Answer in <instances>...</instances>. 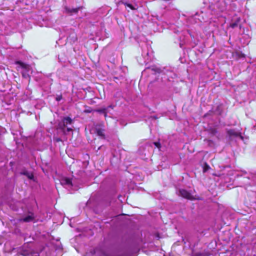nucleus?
I'll return each instance as SVG.
<instances>
[{
    "instance_id": "nucleus-1",
    "label": "nucleus",
    "mask_w": 256,
    "mask_h": 256,
    "mask_svg": "<svg viewBox=\"0 0 256 256\" xmlns=\"http://www.w3.org/2000/svg\"><path fill=\"white\" fill-rule=\"evenodd\" d=\"M112 241L111 238H104L100 248V256H112Z\"/></svg>"
},
{
    "instance_id": "nucleus-2",
    "label": "nucleus",
    "mask_w": 256,
    "mask_h": 256,
    "mask_svg": "<svg viewBox=\"0 0 256 256\" xmlns=\"http://www.w3.org/2000/svg\"><path fill=\"white\" fill-rule=\"evenodd\" d=\"M141 242L140 238H135L132 239L130 244L126 249V250L128 251V252L122 254L121 256H130L131 253L138 250ZM113 256H114L113 255Z\"/></svg>"
},
{
    "instance_id": "nucleus-3",
    "label": "nucleus",
    "mask_w": 256,
    "mask_h": 256,
    "mask_svg": "<svg viewBox=\"0 0 256 256\" xmlns=\"http://www.w3.org/2000/svg\"><path fill=\"white\" fill-rule=\"evenodd\" d=\"M142 56L144 59V63H148L152 58V51L150 46L146 43H144L142 46Z\"/></svg>"
},
{
    "instance_id": "nucleus-4",
    "label": "nucleus",
    "mask_w": 256,
    "mask_h": 256,
    "mask_svg": "<svg viewBox=\"0 0 256 256\" xmlns=\"http://www.w3.org/2000/svg\"><path fill=\"white\" fill-rule=\"evenodd\" d=\"M60 184L64 186L68 190H75L76 188L74 187V186L72 182L71 179L68 178H63L60 180Z\"/></svg>"
},
{
    "instance_id": "nucleus-5",
    "label": "nucleus",
    "mask_w": 256,
    "mask_h": 256,
    "mask_svg": "<svg viewBox=\"0 0 256 256\" xmlns=\"http://www.w3.org/2000/svg\"><path fill=\"white\" fill-rule=\"evenodd\" d=\"M178 192V196H182L184 198L189 200H192L194 198L192 194L190 192L184 189L179 190Z\"/></svg>"
},
{
    "instance_id": "nucleus-6",
    "label": "nucleus",
    "mask_w": 256,
    "mask_h": 256,
    "mask_svg": "<svg viewBox=\"0 0 256 256\" xmlns=\"http://www.w3.org/2000/svg\"><path fill=\"white\" fill-rule=\"evenodd\" d=\"M227 133L230 138H240L242 139V136H241L240 133L235 130H228Z\"/></svg>"
},
{
    "instance_id": "nucleus-7",
    "label": "nucleus",
    "mask_w": 256,
    "mask_h": 256,
    "mask_svg": "<svg viewBox=\"0 0 256 256\" xmlns=\"http://www.w3.org/2000/svg\"><path fill=\"white\" fill-rule=\"evenodd\" d=\"M67 38L70 41V42H74L76 39V35L74 30H70V34L68 36Z\"/></svg>"
},
{
    "instance_id": "nucleus-8",
    "label": "nucleus",
    "mask_w": 256,
    "mask_h": 256,
    "mask_svg": "<svg viewBox=\"0 0 256 256\" xmlns=\"http://www.w3.org/2000/svg\"><path fill=\"white\" fill-rule=\"evenodd\" d=\"M80 8H70L66 6L64 8V10L66 13L69 14H76L79 10Z\"/></svg>"
},
{
    "instance_id": "nucleus-9",
    "label": "nucleus",
    "mask_w": 256,
    "mask_h": 256,
    "mask_svg": "<svg viewBox=\"0 0 256 256\" xmlns=\"http://www.w3.org/2000/svg\"><path fill=\"white\" fill-rule=\"evenodd\" d=\"M62 122L64 126H66L68 124H72V120L70 117H65L63 119Z\"/></svg>"
},
{
    "instance_id": "nucleus-10",
    "label": "nucleus",
    "mask_w": 256,
    "mask_h": 256,
    "mask_svg": "<svg viewBox=\"0 0 256 256\" xmlns=\"http://www.w3.org/2000/svg\"><path fill=\"white\" fill-rule=\"evenodd\" d=\"M254 177H256V176L250 175V176H248V177L244 178V179H246V180L244 182L246 183V184L248 185H254V182L252 181L250 182H248L249 180H250V178H253Z\"/></svg>"
},
{
    "instance_id": "nucleus-11",
    "label": "nucleus",
    "mask_w": 256,
    "mask_h": 256,
    "mask_svg": "<svg viewBox=\"0 0 256 256\" xmlns=\"http://www.w3.org/2000/svg\"><path fill=\"white\" fill-rule=\"evenodd\" d=\"M96 132L98 136H100L102 138H104V130L101 129V128H96Z\"/></svg>"
},
{
    "instance_id": "nucleus-12",
    "label": "nucleus",
    "mask_w": 256,
    "mask_h": 256,
    "mask_svg": "<svg viewBox=\"0 0 256 256\" xmlns=\"http://www.w3.org/2000/svg\"><path fill=\"white\" fill-rule=\"evenodd\" d=\"M34 219V218L32 216H26V218L20 220H22L25 222H29L32 220Z\"/></svg>"
},
{
    "instance_id": "nucleus-13",
    "label": "nucleus",
    "mask_w": 256,
    "mask_h": 256,
    "mask_svg": "<svg viewBox=\"0 0 256 256\" xmlns=\"http://www.w3.org/2000/svg\"><path fill=\"white\" fill-rule=\"evenodd\" d=\"M17 64H19L22 68H24V69H27L28 67V64H26L24 63H23L22 62H17Z\"/></svg>"
},
{
    "instance_id": "nucleus-14",
    "label": "nucleus",
    "mask_w": 256,
    "mask_h": 256,
    "mask_svg": "<svg viewBox=\"0 0 256 256\" xmlns=\"http://www.w3.org/2000/svg\"><path fill=\"white\" fill-rule=\"evenodd\" d=\"M125 5L128 8H130L131 10H134L136 9V6H134L131 4L126 3Z\"/></svg>"
},
{
    "instance_id": "nucleus-15",
    "label": "nucleus",
    "mask_w": 256,
    "mask_h": 256,
    "mask_svg": "<svg viewBox=\"0 0 256 256\" xmlns=\"http://www.w3.org/2000/svg\"><path fill=\"white\" fill-rule=\"evenodd\" d=\"M210 168V166L206 164L204 166V172H206Z\"/></svg>"
},
{
    "instance_id": "nucleus-16",
    "label": "nucleus",
    "mask_w": 256,
    "mask_h": 256,
    "mask_svg": "<svg viewBox=\"0 0 256 256\" xmlns=\"http://www.w3.org/2000/svg\"><path fill=\"white\" fill-rule=\"evenodd\" d=\"M154 144L156 148L160 150V144L159 142H154Z\"/></svg>"
},
{
    "instance_id": "nucleus-17",
    "label": "nucleus",
    "mask_w": 256,
    "mask_h": 256,
    "mask_svg": "<svg viewBox=\"0 0 256 256\" xmlns=\"http://www.w3.org/2000/svg\"><path fill=\"white\" fill-rule=\"evenodd\" d=\"M100 206V205H98L96 206L94 208V212L96 214H98L99 213L100 211L98 210H97V208Z\"/></svg>"
},
{
    "instance_id": "nucleus-18",
    "label": "nucleus",
    "mask_w": 256,
    "mask_h": 256,
    "mask_svg": "<svg viewBox=\"0 0 256 256\" xmlns=\"http://www.w3.org/2000/svg\"><path fill=\"white\" fill-rule=\"evenodd\" d=\"M61 99H62V96H56V100L57 101H58H58H60V100H61Z\"/></svg>"
},
{
    "instance_id": "nucleus-19",
    "label": "nucleus",
    "mask_w": 256,
    "mask_h": 256,
    "mask_svg": "<svg viewBox=\"0 0 256 256\" xmlns=\"http://www.w3.org/2000/svg\"><path fill=\"white\" fill-rule=\"evenodd\" d=\"M152 70H154L156 72H158V73L160 72H161L160 70V68H156V69H154L153 68Z\"/></svg>"
},
{
    "instance_id": "nucleus-20",
    "label": "nucleus",
    "mask_w": 256,
    "mask_h": 256,
    "mask_svg": "<svg viewBox=\"0 0 256 256\" xmlns=\"http://www.w3.org/2000/svg\"><path fill=\"white\" fill-rule=\"evenodd\" d=\"M28 176L30 179H32L34 178V176L32 174H28Z\"/></svg>"
},
{
    "instance_id": "nucleus-21",
    "label": "nucleus",
    "mask_w": 256,
    "mask_h": 256,
    "mask_svg": "<svg viewBox=\"0 0 256 256\" xmlns=\"http://www.w3.org/2000/svg\"><path fill=\"white\" fill-rule=\"evenodd\" d=\"M92 201V198H90L88 201V202H87V204L88 206H90L91 204V202Z\"/></svg>"
},
{
    "instance_id": "nucleus-22",
    "label": "nucleus",
    "mask_w": 256,
    "mask_h": 256,
    "mask_svg": "<svg viewBox=\"0 0 256 256\" xmlns=\"http://www.w3.org/2000/svg\"><path fill=\"white\" fill-rule=\"evenodd\" d=\"M67 131H68V132H70V131H72V128H67Z\"/></svg>"
},
{
    "instance_id": "nucleus-23",
    "label": "nucleus",
    "mask_w": 256,
    "mask_h": 256,
    "mask_svg": "<svg viewBox=\"0 0 256 256\" xmlns=\"http://www.w3.org/2000/svg\"><path fill=\"white\" fill-rule=\"evenodd\" d=\"M216 132H217L216 131V130H212V133L213 134H216Z\"/></svg>"
},
{
    "instance_id": "nucleus-24",
    "label": "nucleus",
    "mask_w": 256,
    "mask_h": 256,
    "mask_svg": "<svg viewBox=\"0 0 256 256\" xmlns=\"http://www.w3.org/2000/svg\"><path fill=\"white\" fill-rule=\"evenodd\" d=\"M23 76H24V78H28V75L24 74H23Z\"/></svg>"
},
{
    "instance_id": "nucleus-25",
    "label": "nucleus",
    "mask_w": 256,
    "mask_h": 256,
    "mask_svg": "<svg viewBox=\"0 0 256 256\" xmlns=\"http://www.w3.org/2000/svg\"><path fill=\"white\" fill-rule=\"evenodd\" d=\"M104 116H106V114L104 112Z\"/></svg>"
},
{
    "instance_id": "nucleus-26",
    "label": "nucleus",
    "mask_w": 256,
    "mask_h": 256,
    "mask_svg": "<svg viewBox=\"0 0 256 256\" xmlns=\"http://www.w3.org/2000/svg\"><path fill=\"white\" fill-rule=\"evenodd\" d=\"M234 24H233L232 25V28H234Z\"/></svg>"
},
{
    "instance_id": "nucleus-27",
    "label": "nucleus",
    "mask_w": 256,
    "mask_h": 256,
    "mask_svg": "<svg viewBox=\"0 0 256 256\" xmlns=\"http://www.w3.org/2000/svg\"><path fill=\"white\" fill-rule=\"evenodd\" d=\"M114 157V152H113V158Z\"/></svg>"
}]
</instances>
